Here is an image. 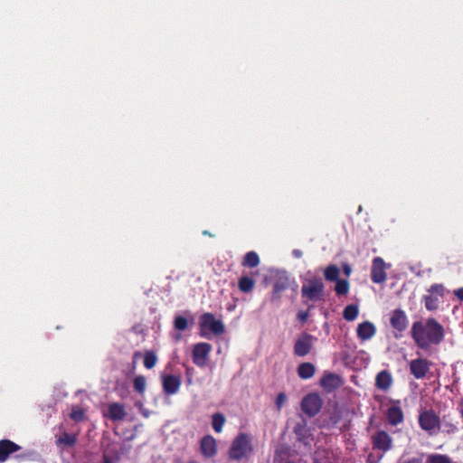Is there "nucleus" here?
<instances>
[{"instance_id":"nucleus-29","label":"nucleus","mask_w":463,"mask_h":463,"mask_svg":"<svg viewBox=\"0 0 463 463\" xmlns=\"http://www.w3.org/2000/svg\"><path fill=\"white\" fill-rule=\"evenodd\" d=\"M157 363V356L154 352H146L144 357V366L146 369H152Z\"/></svg>"},{"instance_id":"nucleus-8","label":"nucleus","mask_w":463,"mask_h":463,"mask_svg":"<svg viewBox=\"0 0 463 463\" xmlns=\"http://www.w3.org/2000/svg\"><path fill=\"white\" fill-rule=\"evenodd\" d=\"M322 400L317 393H309L305 396L301 402L302 411L308 416H315L322 408Z\"/></svg>"},{"instance_id":"nucleus-12","label":"nucleus","mask_w":463,"mask_h":463,"mask_svg":"<svg viewBox=\"0 0 463 463\" xmlns=\"http://www.w3.org/2000/svg\"><path fill=\"white\" fill-rule=\"evenodd\" d=\"M163 390L166 394H175L181 386V378L175 375H162Z\"/></svg>"},{"instance_id":"nucleus-10","label":"nucleus","mask_w":463,"mask_h":463,"mask_svg":"<svg viewBox=\"0 0 463 463\" xmlns=\"http://www.w3.org/2000/svg\"><path fill=\"white\" fill-rule=\"evenodd\" d=\"M21 446L15 442L4 439L0 440V463L5 462L12 454L19 451Z\"/></svg>"},{"instance_id":"nucleus-23","label":"nucleus","mask_w":463,"mask_h":463,"mask_svg":"<svg viewBox=\"0 0 463 463\" xmlns=\"http://www.w3.org/2000/svg\"><path fill=\"white\" fill-rule=\"evenodd\" d=\"M359 314V308L356 305H348L345 307L343 317L347 321H354Z\"/></svg>"},{"instance_id":"nucleus-16","label":"nucleus","mask_w":463,"mask_h":463,"mask_svg":"<svg viewBox=\"0 0 463 463\" xmlns=\"http://www.w3.org/2000/svg\"><path fill=\"white\" fill-rule=\"evenodd\" d=\"M373 446L381 450L387 451L392 447V439L385 431H378L373 437Z\"/></svg>"},{"instance_id":"nucleus-35","label":"nucleus","mask_w":463,"mask_h":463,"mask_svg":"<svg viewBox=\"0 0 463 463\" xmlns=\"http://www.w3.org/2000/svg\"><path fill=\"white\" fill-rule=\"evenodd\" d=\"M425 307L428 310H434L438 307V298L429 295L424 297Z\"/></svg>"},{"instance_id":"nucleus-11","label":"nucleus","mask_w":463,"mask_h":463,"mask_svg":"<svg viewBox=\"0 0 463 463\" xmlns=\"http://www.w3.org/2000/svg\"><path fill=\"white\" fill-rule=\"evenodd\" d=\"M410 370L416 379H422L430 370V364L425 359H414L410 363Z\"/></svg>"},{"instance_id":"nucleus-7","label":"nucleus","mask_w":463,"mask_h":463,"mask_svg":"<svg viewBox=\"0 0 463 463\" xmlns=\"http://www.w3.org/2000/svg\"><path fill=\"white\" fill-rule=\"evenodd\" d=\"M212 345L208 343H198L193 348V362L199 367H204L212 352Z\"/></svg>"},{"instance_id":"nucleus-14","label":"nucleus","mask_w":463,"mask_h":463,"mask_svg":"<svg viewBox=\"0 0 463 463\" xmlns=\"http://www.w3.org/2000/svg\"><path fill=\"white\" fill-rule=\"evenodd\" d=\"M320 383L326 392H332L342 385V380L339 375L328 373L323 376Z\"/></svg>"},{"instance_id":"nucleus-1","label":"nucleus","mask_w":463,"mask_h":463,"mask_svg":"<svg viewBox=\"0 0 463 463\" xmlns=\"http://www.w3.org/2000/svg\"><path fill=\"white\" fill-rule=\"evenodd\" d=\"M411 336L416 345L422 349L439 344L444 338L443 326L434 318L414 322Z\"/></svg>"},{"instance_id":"nucleus-37","label":"nucleus","mask_w":463,"mask_h":463,"mask_svg":"<svg viewBox=\"0 0 463 463\" xmlns=\"http://www.w3.org/2000/svg\"><path fill=\"white\" fill-rule=\"evenodd\" d=\"M286 402H287L286 394L284 392L279 393L276 398V402H275L277 410L280 411L281 408L283 407V405L286 403Z\"/></svg>"},{"instance_id":"nucleus-22","label":"nucleus","mask_w":463,"mask_h":463,"mask_svg":"<svg viewBox=\"0 0 463 463\" xmlns=\"http://www.w3.org/2000/svg\"><path fill=\"white\" fill-rule=\"evenodd\" d=\"M77 439H78V438H77L76 434L63 432L62 434L60 435L56 443H57V446L63 445L65 447L70 448L76 444Z\"/></svg>"},{"instance_id":"nucleus-43","label":"nucleus","mask_w":463,"mask_h":463,"mask_svg":"<svg viewBox=\"0 0 463 463\" xmlns=\"http://www.w3.org/2000/svg\"><path fill=\"white\" fill-rule=\"evenodd\" d=\"M454 294L458 299L463 300V288L456 289Z\"/></svg>"},{"instance_id":"nucleus-26","label":"nucleus","mask_w":463,"mask_h":463,"mask_svg":"<svg viewBox=\"0 0 463 463\" xmlns=\"http://www.w3.org/2000/svg\"><path fill=\"white\" fill-rule=\"evenodd\" d=\"M340 274V269L336 265H329L325 269V278L328 281H336Z\"/></svg>"},{"instance_id":"nucleus-45","label":"nucleus","mask_w":463,"mask_h":463,"mask_svg":"<svg viewBox=\"0 0 463 463\" xmlns=\"http://www.w3.org/2000/svg\"><path fill=\"white\" fill-rule=\"evenodd\" d=\"M292 254L295 258H298V259L301 258L303 255L302 251L300 250H297V249L292 251Z\"/></svg>"},{"instance_id":"nucleus-33","label":"nucleus","mask_w":463,"mask_h":463,"mask_svg":"<svg viewBox=\"0 0 463 463\" xmlns=\"http://www.w3.org/2000/svg\"><path fill=\"white\" fill-rule=\"evenodd\" d=\"M329 453L325 450H317L315 452L314 461L315 463H332L329 460Z\"/></svg>"},{"instance_id":"nucleus-3","label":"nucleus","mask_w":463,"mask_h":463,"mask_svg":"<svg viewBox=\"0 0 463 463\" xmlns=\"http://www.w3.org/2000/svg\"><path fill=\"white\" fill-rule=\"evenodd\" d=\"M252 438L246 434H239L232 442L229 449V458L232 460H241L253 453Z\"/></svg>"},{"instance_id":"nucleus-38","label":"nucleus","mask_w":463,"mask_h":463,"mask_svg":"<svg viewBox=\"0 0 463 463\" xmlns=\"http://www.w3.org/2000/svg\"><path fill=\"white\" fill-rule=\"evenodd\" d=\"M430 292L441 297L444 293V286L442 284H434L430 287Z\"/></svg>"},{"instance_id":"nucleus-19","label":"nucleus","mask_w":463,"mask_h":463,"mask_svg":"<svg viewBox=\"0 0 463 463\" xmlns=\"http://www.w3.org/2000/svg\"><path fill=\"white\" fill-rule=\"evenodd\" d=\"M387 419L392 425H397L403 420V413L400 407L392 406L387 411Z\"/></svg>"},{"instance_id":"nucleus-9","label":"nucleus","mask_w":463,"mask_h":463,"mask_svg":"<svg viewBox=\"0 0 463 463\" xmlns=\"http://www.w3.org/2000/svg\"><path fill=\"white\" fill-rule=\"evenodd\" d=\"M371 278L374 283H383L386 280L385 262L380 257L373 260Z\"/></svg>"},{"instance_id":"nucleus-5","label":"nucleus","mask_w":463,"mask_h":463,"mask_svg":"<svg viewBox=\"0 0 463 463\" xmlns=\"http://www.w3.org/2000/svg\"><path fill=\"white\" fill-rule=\"evenodd\" d=\"M420 428L429 434H435L439 429V419L433 411H424L419 416Z\"/></svg>"},{"instance_id":"nucleus-44","label":"nucleus","mask_w":463,"mask_h":463,"mask_svg":"<svg viewBox=\"0 0 463 463\" xmlns=\"http://www.w3.org/2000/svg\"><path fill=\"white\" fill-rule=\"evenodd\" d=\"M139 407H140V411H141L142 415H143L145 418H148V417H149V415H150V411H147L146 409H144V408L142 407V404H140V406H139Z\"/></svg>"},{"instance_id":"nucleus-18","label":"nucleus","mask_w":463,"mask_h":463,"mask_svg":"<svg viewBox=\"0 0 463 463\" xmlns=\"http://www.w3.org/2000/svg\"><path fill=\"white\" fill-rule=\"evenodd\" d=\"M392 384V374L386 371H381L375 378V385L379 390L387 391Z\"/></svg>"},{"instance_id":"nucleus-17","label":"nucleus","mask_w":463,"mask_h":463,"mask_svg":"<svg viewBox=\"0 0 463 463\" xmlns=\"http://www.w3.org/2000/svg\"><path fill=\"white\" fill-rule=\"evenodd\" d=\"M201 451L206 458L213 457L217 452L216 440L212 436H205L201 440Z\"/></svg>"},{"instance_id":"nucleus-6","label":"nucleus","mask_w":463,"mask_h":463,"mask_svg":"<svg viewBox=\"0 0 463 463\" xmlns=\"http://www.w3.org/2000/svg\"><path fill=\"white\" fill-rule=\"evenodd\" d=\"M315 341L316 337L313 335L307 333L300 334L294 345V354L299 357L307 355L310 353Z\"/></svg>"},{"instance_id":"nucleus-25","label":"nucleus","mask_w":463,"mask_h":463,"mask_svg":"<svg viewBox=\"0 0 463 463\" xmlns=\"http://www.w3.org/2000/svg\"><path fill=\"white\" fill-rule=\"evenodd\" d=\"M260 263V258L258 254L254 251H249L243 260L242 264L244 266L250 267V268H255Z\"/></svg>"},{"instance_id":"nucleus-42","label":"nucleus","mask_w":463,"mask_h":463,"mask_svg":"<svg viewBox=\"0 0 463 463\" xmlns=\"http://www.w3.org/2000/svg\"><path fill=\"white\" fill-rule=\"evenodd\" d=\"M343 270H344L345 275L347 277L350 276V274L352 272V269L348 264L343 265Z\"/></svg>"},{"instance_id":"nucleus-28","label":"nucleus","mask_w":463,"mask_h":463,"mask_svg":"<svg viewBox=\"0 0 463 463\" xmlns=\"http://www.w3.org/2000/svg\"><path fill=\"white\" fill-rule=\"evenodd\" d=\"M254 280L249 277H242L239 280V288L242 292H250L253 289Z\"/></svg>"},{"instance_id":"nucleus-24","label":"nucleus","mask_w":463,"mask_h":463,"mask_svg":"<svg viewBox=\"0 0 463 463\" xmlns=\"http://www.w3.org/2000/svg\"><path fill=\"white\" fill-rule=\"evenodd\" d=\"M193 323H194V318L193 317H191L190 320H188L184 317L177 316L175 318L174 326H175V328L176 330L184 331V330L187 329L189 324L192 325Z\"/></svg>"},{"instance_id":"nucleus-41","label":"nucleus","mask_w":463,"mask_h":463,"mask_svg":"<svg viewBox=\"0 0 463 463\" xmlns=\"http://www.w3.org/2000/svg\"><path fill=\"white\" fill-rule=\"evenodd\" d=\"M117 414H118V420L123 419L126 416V412L124 411V408L122 406H119L118 404Z\"/></svg>"},{"instance_id":"nucleus-27","label":"nucleus","mask_w":463,"mask_h":463,"mask_svg":"<svg viewBox=\"0 0 463 463\" xmlns=\"http://www.w3.org/2000/svg\"><path fill=\"white\" fill-rule=\"evenodd\" d=\"M225 423V417L222 413H214L213 415V428L215 432L220 433L222 430V427Z\"/></svg>"},{"instance_id":"nucleus-46","label":"nucleus","mask_w":463,"mask_h":463,"mask_svg":"<svg viewBox=\"0 0 463 463\" xmlns=\"http://www.w3.org/2000/svg\"><path fill=\"white\" fill-rule=\"evenodd\" d=\"M283 451V449H276V452H275V458H274V462L276 463L278 460H279V456L280 454V452Z\"/></svg>"},{"instance_id":"nucleus-32","label":"nucleus","mask_w":463,"mask_h":463,"mask_svg":"<svg viewBox=\"0 0 463 463\" xmlns=\"http://www.w3.org/2000/svg\"><path fill=\"white\" fill-rule=\"evenodd\" d=\"M428 463H451L450 458L447 455L431 454L428 456Z\"/></svg>"},{"instance_id":"nucleus-20","label":"nucleus","mask_w":463,"mask_h":463,"mask_svg":"<svg viewBox=\"0 0 463 463\" xmlns=\"http://www.w3.org/2000/svg\"><path fill=\"white\" fill-rule=\"evenodd\" d=\"M294 432L298 437V440L303 442L305 445H309V430L306 423H298L294 428Z\"/></svg>"},{"instance_id":"nucleus-31","label":"nucleus","mask_w":463,"mask_h":463,"mask_svg":"<svg viewBox=\"0 0 463 463\" xmlns=\"http://www.w3.org/2000/svg\"><path fill=\"white\" fill-rule=\"evenodd\" d=\"M146 380L143 375H138L134 379V388L135 390L143 394L146 391Z\"/></svg>"},{"instance_id":"nucleus-21","label":"nucleus","mask_w":463,"mask_h":463,"mask_svg":"<svg viewBox=\"0 0 463 463\" xmlns=\"http://www.w3.org/2000/svg\"><path fill=\"white\" fill-rule=\"evenodd\" d=\"M315 372L316 368L311 363H302L298 367V373L301 379H310Z\"/></svg>"},{"instance_id":"nucleus-36","label":"nucleus","mask_w":463,"mask_h":463,"mask_svg":"<svg viewBox=\"0 0 463 463\" xmlns=\"http://www.w3.org/2000/svg\"><path fill=\"white\" fill-rule=\"evenodd\" d=\"M70 417L75 421H81L84 419V411L78 407L73 408Z\"/></svg>"},{"instance_id":"nucleus-34","label":"nucleus","mask_w":463,"mask_h":463,"mask_svg":"<svg viewBox=\"0 0 463 463\" xmlns=\"http://www.w3.org/2000/svg\"><path fill=\"white\" fill-rule=\"evenodd\" d=\"M288 288V284L285 281H277L273 286V298L279 299L280 293Z\"/></svg>"},{"instance_id":"nucleus-40","label":"nucleus","mask_w":463,"mask_h":463,"mask_svg":"<svg viewBox=\"0 0 463 463\" xmlns=\"http://www.w3.org/2000/svg\"><path fill=\"white\" fill-rule=\"evenodd\" d=\"M298 318L302 322H306L307 319L308 318V312L307 311L298 312Z\"/></svg>"},{"instance_id":"nucleus-39","label":"nucleus","mask_w":463,"mask_h":463,"mask_svg":"<svg viewBox=\"0 0 463 463\" xmlns=\"http://www.w3.org/2000/svg\"><path fill=\"white\" fill-rule=\"evenodd\" d=\"M108 416L111 420L116 421V402L109 404Z\"/></svg>"},{"instance_id":"nucleus-13","label":"nucleus","mask_w":463,"mask_h":463,"mask_svg":"<svg viewBox=\"0 0 463 463\" xmlns=\"http://www.w3.org/2000/svg\"><path fill=\"white\" fill-rule=\"evenodd\" d=\"M390 323L392 326L399 332L405 330L408 326V319L404 311L401 309H395L392 311L390 317Z\"/></svg>"},{"instance_id":"nucleus-30","label":"nucleus","mask_w":463,"mask_h":463,"mask_svg":"<svg viewBox=\"0 0 463 463\" xmlns=\"http://www.w3.org/2000/svg\"><path fill=\"white\" fill-rule=\"evenodd\" d=\"M349 290V283L345 279H337L335 287V291L337 295H345Z\"/></svg>"},{"instance_id":"nucleus-47","label":"nucleus","mask_w":463,"mask_h":463,"mask_svg":"<svg viewBox=\"0 0 463 463\" xmlns=\"http://www.w3.org/2000/svg\"><path fill=\"white\" fill-rule=\"evenodd\" d=\"M14 458H15L16 459H22V458H24V456H21V455H15V456H14Z\"/></svg>"},{"instance_id":"nucleus-4","label":"nucleus","mask_w":463,"mask_h":463,"mask_svg":"<svg viewBox=\"0 0 463 463\" xmlns=\"http://www.w3.org/2000/svg\"><path fill=\"white\" fill-rule=\"evenodd\" d=\"M199 326L201 329V335L208 338L207 331L220 335L224 332L223 323L216 319L212 313H204L199 318Z\"/></svg>"},{"instance_id":"nucleus-15","label":"nucleus","mask_w":463,"mask_h":463,"mask_svg":"<svg viewBox=\"0 0 463 463\" xmlns=\"http://www.w3.org/2000/svg\"><path fill=\"white\" fill-rule=\"evenodd\" d=\"M356 333L359 339L367 341L375 335L376 327L372 322L365 321L358 325Z\"/></svg>"},{"instance_id":"nucleus-48","label":"nucleus","mask_w":463,"mask_h":463,"mask_svg":"<svg viewBox=\"0 0 463 463\" xmlns=\"http://www.w3.org/2000/svg\"><path fill=\"white\" fill-rule=\"evenodd\" d=\"M175 339H176V340H179V339H180V335H177V336L175 337Z\"/></svg>"},{"instance_id":"nucleus-2","label":"nucleus","mask_w":463,"mask_h":463,"mask_svg":"<svg viewBox=\"0 0 463 463\" xmlns=\"http://www.w3.org/2000/svg\"><path fill=\"white\" fill-rule=\"evenodd\" d=\"M302 280L301 294L303 298L312 301H317L323 298L325 286L321 278L308 270L303 276Z\"/></svg>"}]
</instances>
